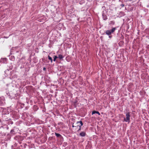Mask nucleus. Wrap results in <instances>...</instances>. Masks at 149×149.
<instances>
[{
    "label": "nucleus",
    "instance_id": "f3484780",
    "mask_svg": "<svg viewBox=\"0 0 149 149\" xmlns=\"http://www.w3.org/2000/svg\"><path fill=\"white\" fill-rule=\"evenodd\" d=\"M43 70H46V68H43Z\"/></svg>",
    "mask_w": 149,
    "mask_h": 149
},
{
    "label": "nucleus",
    "instance_id": "2eb2a0df",
    "mask_svg": "<svg viewBox=\"0 0 149 149\" xmlns=\"http://www.w3.org/2000/svg\"><path fill=\"white\" fill-rule=\"evenodd\" d=\"M76 127V126H74V125H73H73H72V127Z\"/></svg>",
    "mask_w": 149,
    "mask_h": 149
},
{
    "label": "nucleus",
    "instance_id": "4468645a",
    "mask_svg": "<svg viewBox=\"0 0 149 149\" xmlns=\"http://www.w3.org/2000/svg\"><path fill=\"white\" fill-rule=\"evenodd\" d=\"M121 6L122 7H124V5L123 4H122L121 5Z\"/></svg>",
    "mask_w": 149,
    "mask_h": 149
},
{
    "label": "nucleus",
    "instance_id": "a211bd4d",
    "mask_svg": "<svg viewBox=\"0 0 149 149\" xmlns=\"http://www.w3.org/2000/svg\"><path fill=\"white\" fill-rule=\"evenodd\" d=\"M14 131V130H11V132H13Z\"/></svg>",
    "mask_w": 149,
    "mask_h": 149
},
{
    "label": "nucleus",
    "instance_id": "9d476101",
    "mask_svg": "<svg viewBox=\"0 0 149 149\" xmlns=\"http://www.w3.org/2000/svg\"><path fill=\"white\" fill-rule=\"evenodd\" d=\"M115 24V22L114 21H111L109 23V24H112V25H113L114 24Z\"/></svg>",
    "mask_w": 149,
    "mask_h": 149
},
{
    "label": "nucleus",
    "instance_id": "39448f33",
    "mask_svg": "<svg viewBox=\"0 0 149 149\" xmlns=\"http://www.w3.org/2000/svg\"><path fill=\"white\" fill-rule=\"evenodd\" d=\"M79 135L82 137L86 135V133L85 132H82L79 134Z\"/></svg>",
    "mask_w": 149,
    "mask_h": 149
},
{
    "label": "nucleus",
    "instance_id": "0eeeda50",
    "mask_svg": "<svg viewBox=\"0 0 149 149\" xmlns=\"http://www.w3.org/2000/svg\"><path fill=\"white\" fill-rule=\"evenodd\" d=\"M95 113H96L98 114L99 115H100V113L98 111H93L92 112V114L93 115Z\"/></svg>",
    "mask_w": 149,
    "mask_h": 149
},
{
    "label": "nucleus",
    "instance_id": "20e7f679",
    "mask_svg": "<svg viewBox=\"0 0 149 149\" xmlns=\"http://www.w3.org/2000/svg\"><path fill=\"white\" fill-rule=\"evenodd\" d=\"M76 127L79 126H82L83 125V123L81 121H77L76 123Z\"/></svg>",
    "mask_w": 149,
    "mask_h": 149
},
{
    "label": "nucleus",
    "instance_id": "1a4fd4ad",
    "mask_svg": "<svg viewBox=\"0 0 149 149\" xmlns=\"http://www.w3.org/2000/svg\"><path fill=\"white\" fill-rule=\"evenodd\" d=\"M57 58H58V57L57 56H53V58H54L53 61H55L56 60V59Z\"/></svg>",
    "mask_w": 149,
    "mask_h": 149
},
{
    "label": "nucleus",
    "instance_id": "7ed1b4c3",
    "mask_svg": "<svg viewBox=\"0 0 149 149\" xmlns=\"http://www.w3.org/2000/svg\"><path fill=\"white\" fill-rule=\"evenodd\" d=\"M3 97H0V105H2L5 103L4 98Z\"/></svg>",
    "mask_w": 149,
    "mask_h": 149
},
{
    "label": "nucleus",
    "instance_id": "f03ea898",
    "mask_svg": "<svg viewBox=\"0 0 149 149\" xmlns=\"http://www.w3.org/2000/svg\"><path fill=\"white\" fill-rule=\"evenodd\" d=\"M130 112H128L126 114V118H124V121L126 122H129L130 121Z\"/></svg>",
    "mask_w": 149,
    "mask_h": 149
},
{
    "label": "nucleus",
    "instance_id": "f257e3e1",
    "mask_svg": "<svg viewBox=\"0 0 149 149\" xmlns=\"http://www.w3.org/2000/svg\"><path fill=\"white\" fill-rule=\"evenodd\" d=\"M117 29L116 27H113L112 28L111 30H108L106 31L105 33L106 34L109 36V38H111V36L110 35L111 34L114 32Z\"/></svg>",
    "mask_w": 149,
    "mask_h": 149
},
{
    "label": "nucleus",
    "instance_id": "6e6552de",
    "mask_svg": "<svg viewBox=\"0 0 149 149\" xmlns=\"http://www.w3.org/2000/svg\"><path fill=\"white\" fill-rule=\"evenodd\" d=\"M55 135L57 137H59L61 136V135L59 134L55 133Z\"/></svg>",
    "mask_w": 149,
    "mask_h": 149
},
{
    "label": "nucleus",
    "instance_id": "ddd939ff",
    "mask_svg": "<svg viewBox=\"0 0 149 149\" xmlns=\"http://www.w3.org/2000/svg\"><path fill=\"white\" fill-rule=\"evenodd\" d=\"M103 19L104 20H106L107 19V18L106 17H103Z\"/></svg>",
    "mask_w": 149,
    "mask_h": 149
},
{
    "label": "nucleus",
    "instance_id": "dca6fc26",
    "mask_svg": "<svg viewBox=\"0 0 149 149\" xmlns=\"http://www.w3.org/2000/svg\"><path fill=\"white\" fill-rule=\"evenodd\" d=\"M3 59H4V60H5V61H6V60H7V59H6V58H4Z\"/></svg>",
    "mask_w": 149,
    "mask_h": 149
},
{
    "label": "nucleus",
    "instance_id": "9b49d317",
    "mask_svg": "<svg viewBox=\"0 0 149 149\" xmlns=\"http://www.w3.org/2000/svg\"><path fill=\"white\" fill-rule=\"evenodd\" d=\"M48 58L49 59V60H50L51 61V62H52L53 60H52V57H51L49 56H48Z\"/></svg>",
    "mask_w": 149,
    "mask_h": 149
},
{
    "label": "nucleus",
    "instance_id": "f8f14e48",
    "mask_svg": "<svg viewBox=\"0 0 149 149\" xmlns=\"http://www.w3.org/2000/svg\"><path fill=\"white\" fill-rule=\"evenodd\" d=\"M81 125L79 126V129L77 131L78 132H79L81 130Z\"/></svg>",
    "mask_w": 149,
    "mask_h": 149
},
{
    "label": "nucleus",
    "instance_id": "423d86ee",
    "mask_svg": "<svg viewBox=\"0 0 149 149\" xmlns=\"http://www.w3.org/2000/svg\"><path fill=\"white\" fill-rule=\"evenodd\" d=\"M58 58L62 60L64 58V56L61 54H59L58 55Z\"/></svg>",
    "mask_w": 149,
    "mask_h": 149
}]
</instances>
